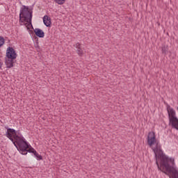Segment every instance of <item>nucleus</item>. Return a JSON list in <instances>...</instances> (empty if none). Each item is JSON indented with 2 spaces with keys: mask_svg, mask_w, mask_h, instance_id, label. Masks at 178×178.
Listing matches in <instances>:
<instances>
[{
  "mask_svg": "<svg viewBox=\"0 0 178 178\" xmlns=\"http://www.w3.org/2000/svg\"><path fill=\"white\" fill-rule=\"evenodd\" d=\"M153 151L159 170H161L170 178H178V168H175V159H169L163 155V152L158 143L153 148Z\"/></svg>",
  "mask_w": 178,
  "mask_h": 178,
  "instance_id": "obj_1",
  "label": "nucleus"
},
{
  "mask_svg": "<svg viewBox=\"0 0 178 178\" xmlns=\"http://www.w3.org/2000/svg\"><path fill=\"white\" fill-rule=\"evenodd\" d=\"M6 129H7V131L6 133V137L13 143L15 147H16L22 155H27L28 152H31L40 160L42 159V156L37 153V151L29 145L22 136L17 135L16 130L8 127H6Z\"/></svg>",
  "mask_w": 178,
  "mask_h": 178,
  "instance_id": "obj_2",
  "label": "nucleus"
},
{
  "mask_svg": "<svg viewBox=\"0 0 178 178\" xmlns=\"http://www.w3.org/2000/svg\"><path fill=\"white\" fill-rule=\"evenodd\" d=\"M31 19H33V12H30V10H29V8H26V6H24L19 13V22L22 23L26 22L31 26Z\"/></svg>",
  "mask_w": 178,
  "mask_h": 178,
  "instance_id": "obj_3",
  "label": "nucleus"
},
{
  "mask_svg": "<svg viewBox=\"0 0 178 178\" xmlns=\"http://www.w3.org/2000/svg\"><path fill=\"white\" fill-rule=\"evenodd\" d=\"M167 111L169 116L170 123H172V122L175 121L177 119L176 117V111L173 110V108H170L169 105L167 106Z\"/></svg>",
  "mask_w": 178,
  "mask_h": 178,
  "instance_id": "obj_4",
  "label": "nucleus"
},
{
  "mask_svg": "<svg viewBox=\"0 0 178 178\" xmlns=\"http://www.w3.org/2000/svg\"><path fill=\"white\" fill-rule=\"evenodd\" d=\"M147 144L149 147H152L154 144H156V138L155 136V132H149L147 136Z\"/></svg>",
  "mask_w": 178,
  "mask_h": 178,
  "instance_id": "obj_5",
  "label": "nucleus"
},
{
  "mask_svg": "<svg viewBox=\"0 0 178 178\" xmlns=\"http://www.w3.org/2000/svg\"><path fill=\"white\" fill-rule=\"evenodd\" d=\"M6 57L8 59H16V58H17V54H16V51H15V49H13V47H9L7 49Z\"/></svg>",
  "mask_w": 178,
  "mask_h": 178,
  "instance_id": "obj_6",
  "label": "nucleus"
},
{
  "mask_svg": "<svg viewBox=\"0 0 178 178\" xmlns=\"http://www.w3.org/2000/svg\"><path fill=\"white\" fill-rule=\"evenodd\" d=\"M74 47L76 48V54H78L79 56H83V55L84 54V51L81 48V44L77 42L74 44Z\"/></svg>",
  "mask_w": 178,
  "mask_h": 178,
  "instance_id": "obj_7",
  "label": "nucleus"
},
{
  "mask_svg": "<svg viewBox=\"0 0 178 178\" xmlns=\"http://www.w3.org/2000/svg\"><path fill=\"white\" fill-rule=\"evenodd\" d=\"M34 33L37 37H39V38H44V37H45V33L40 29H35Z\"/></svg>",
  "mask_w": 178,
  "mask_h": 178,
  "instance_id": "obj_8",
  "label": "nucleus"
},
{
  "mask_svg": "<svg viewBox=\"0 0 178 178\" xmlns=\"http://www.w3.org/2000/svg\"><path fill=\"white\" fill-rule=\"evenodd\" d=\"M43 22L47 27L51 26V17H48V15H44L43 17Z\"/></svg>",
  "mask_w": 178,
  "mask_h": 178,
  "instance_id": "obj_9",
  "label": "nucleus"
},
{
  "mask_svg": "<svg viewBox=\"0 0 178 178\" xmlns=\"http://www.w3.org/2000/svg\"><path fill=\"white\" fill-rule=\"evenodd\" d=\"M13 59L8 58L7 60H6V65L8 69H10V67H13Z\"/></svg>",
  "mask_w": 178,
  "mask_h": 178,
  "instance_id": "obj_10",
  "label": "nucleus"
},
{
  "mask_svg": "<svg viewBox=\"0 0 178 178\" xmlns=\"http://www.w3.org/2000/svg\"><path fill=\"white\" fill-rule=\"evenodd\" d=\"M161 51H162V54H163V55H167L168 54V51H169V47L168 45H163L161 47Z\"/></svg>",
  "mask_w": 178,
  "mask_h": 178,
  "instance_id": "obj_11",
  "label": "nucleus"
},
{
  "mask_svg": "<svg viewBox=\"0 0 178 178\" xmlns=\"http://www.w3.org/2000/svg\"><path fill=\"white\" fill-rule=\"evenodd\" d=\"M172 127L178 130V118L175 119V120L170 123Z\"/></svg>",
  "mask_w": 178,
  "mask_h": 178,
  "instance_id": "obj_12",
  "label": "nucleus"
},
{
  "mask_svg": "<svg viewBox=\"0 0 178 178\" xmlns=\"http://www.w3.org/2000/svg\"><path fill=\"white\" fill-rule=\"evenodd\" d=\"M54 2H56V3H58V5H63V3L66 2V0H54Z\"/></svg>",
  "mask_w": 178,
  "mask_h": 178,
  "instance_id": "obj_13",
  "label": "nucleus"
},
{
  "mask_svg": "<svg viewBox=\"0 0 178 178\" xmlns=\"http://www.w3.org/2000/svg\"><path fill=\"white\" fill-rule=\"evenodd\" d=\"M5 44V38L3 37L0 36V47H2Z\"/></svg>",
  "mask_w": 178,
  "mask_h": 178,
  "instance_id": "obj_14",
  "label": "nucleus"
},
{
  "mask_svg": "<svg viewBox=\"0 0 178 178\" xmlns=\"http://www.w3.org/2000/svg\"><path fill=\"white\" fill-rule=\"evenodd\" d=\"M2 65H3V63L1 62H0V69L2 67Z\"/></svg>",
  "mask_w": 178,
  "mask_h": 178,
  "instance_id": "obj_15",
  "label": "nucleus"
}]
</instances>
